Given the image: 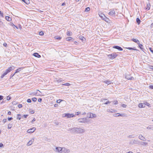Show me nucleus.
<instances>
[{"mask_svg":"<svg viewBox=\"0 0 153 153\" xmlns=\"http://www.w3.org/2000/svg\"><path fill=\"white\" fill-rule=\"evenodd\" d=\"M68 130L71 133L77 134H82L85 131V128L80 127L70 128H69Z\"/></svg>","mask_w":153,"mask_h":153,"instance_id":"f257e3e1","label":"nucleus"},{"mask_svg":"<svg viewBox=\"0 0 153 153\" xmlns=\"http://www.w3.org/2000/svg\"><path fill=\"white\" fill-rule=\"evenodd\" d=\"M117 10H115L114 9H111L110 10V12L108 13V14L111 16H112L113 17H115L116 16V11Z\"/></svg>","mask_w":153,"mask_h":153,"instance_id":"f03ea898","label":"nucleus"},{"mask_svg":"<svg viewBox=\"0 0 153 153\" xmlns=\"http://www.w3.org/2000/svg\"><path fill=\"white\" fill-rule=\"evenodd\" d=\"M62 117H67L68 118H70L71 117H75V115L73 114H70L69 113L64 114H62Z\"/></svg>","mask_w":153,"mask_h":153,"instance_id":"7ed1b4c3","label":"nucleus"},{"mask_svg":"<svg viewBox=\"0 0 153 153\" xmlns=\"http://www.w3.org/2000/svg\"><path fill=\"white\" fill-rule=\"evenodd\" d=\"M117 55L116 53H113L111 54L108 55V56L109 58L113 59L115 58Z\"/></svg>","mask_w":153,"mask_h":153,"instance_id":"20e7f679","label":"nucleus"},{"mask_svg":"<svg viewBox=\"0 0 153 153\" xmlns=\"http://www.w3.org/2000/svg\"><path fill=\"white\" fill-rule=\"evenodd\" d=\"M78 121L79 123H85L87 122V118H83L78 119Z\"/></svg>","mask_w":153,"mask_h":153,"instance_id":"39448f33","label":"nucleus"},{"mask_svg":"<svg viewBox=\"0 0 153 153\" xmlns=\"http://www.w3.org/2000/svg\"><path fill=\"white\" fill-rule=\"evenodd\" d=\"M96 117V115L94 114H92L91 113L87 114V117L89 118H94L95 117Z\"/></svg>","mask_w":153,"mask_h":153,"instance_id":"423d86ee","label":"nucleus"},{"mask_svg":"<svg viewBox=\"0 0 153 153\" xmlns=\"http://www.w3.org/2000/svg\"><path fill=\"white\" fill-rule=\"evenodd\" d=\"M125 78L128 79L134 80V78L131 76V75L130 74H126L125 76Z\"/></svg>","mask_w":153,"mask_h":153,"instance_id":"0eeeda50","label":"nucleus"},{"mask_svg":"<svg viewBox=\"0 0 153 153\" xmlns=\"http://www.w3.org/2000/svg\"><path fill=\"white\" fill-rule=\"evenodd\" d=\"M62 148L60 147H56L55 151L56 152H58L60 153H62Z\"/></svg>","mask_w":153,"mask_h":153,"instance_id":"6e6552de","label":"nucleus"},{"mask_svg":"<svg viewBox=\"0 0 153 153\" xmlns=\"http://www.w3.org/2000/svg\"><path fill=\"white\" fill-rule=\"evenodd\" d=\"M36 129V128L35 127H33L29 129L27 131V132L29 133H32Z\"/></svg>","mask_w":153,"mask_h":153,"instance_id":"1a4fd4ad","label":"nucleus"},{"mask_svg":"<svg viewBox=\"0 0 153 153\" xmlns=\"http://www.w3.org/2000/svg\"><path fill=\"white\" fill-rule=\"evenodd\" d=\"M14 66H11L9 67L8 69H7L6 71L8 73L10 72L11 71L13 70L14 69Z\"/></svg>","mask_w":153,"mask_h":153,"instance_id":"9d476101","label":"nucleus"},{"mask_svg":"<svg viewBox=\"0 0 153 153\" xmlns=\"http://www.w3.org/2000/svg\"><path fill=\"white\" fill-rule=\"evenodd\" d=\"M63 152L65 153H68L70 152V150L65 148H62V152Z\"/></svg>","mask_w":153,"mask_h":153,"instance_id":"9b49d317","label":"nucleus"},{"mask_svg":"<svg viewBox=\"0 0 153 153\" xmlns=\"http://www.w3.org/2000/svg\"><path fill=\"white\" fill-rule=\"evenodd\" d=\"M34 141V139L33 138H32L27 143V146H30L31 145H32L33 144Z\"/></svg>","mask_w":153,"mask_h":153,"instance_id":"f8f14e48","label":"nucleus"},{"mask_svg":"<svg viewBox=\"0 0 153 153\" xmlns=\"http://www.w3.org/2000/svg\"><path fill=\"white\" fill-rule=\"evenodd\" d=\"M138 138L141 140L143 141L146 140L145 138L141 134L139 135L138 136Z\"/></svg>","mask_w":153,"mask_h":153,"instance_id":"ddd939ff","label":"nucleus"},{"mask_svg":"<svg viewBox=\"0 0 153 153\" xmlns=\"http://www.w3.org/2000/svg\"><path fill=\"white\" fill-rule=\"evenodd\" d=\"M124 114H121L119 113L114 114H113V116L114 117H124Z\"/></svg>","mask_w":153,"mask_h":153,"instance_id":"4468645a","label":"nucleus"},{"mask_svg":"<svg viewBox=\"0 0 153 153\" xmlns=\"http://www.w3.org/2000/svg\"><path fill=\"white\" fill-rule=\"evenodd\" d=\"M140 145L143 146H147L148 145V143L146 142L141 141L140 142Z\"/></svg>","mask_w":153,"mask_h":153,"instance_id":"2eb2a0df","label":"nucleus"},{"mask_svg":"<svg viewBox=\"0 0 153 153\" xmlns=\"http://www.w3.org/2000/svg\"><path fill=\"white\" fill-rule=\"evenodd\" d=\"M137 141L135 140H132L130 142V144L131 145H134L137 143Z\"/></svg>","mask_w":153,"mask_h":153,"instance_id":"dca6fc26","label":"nucleus"},{"mask_svg":"<svg viewBox=\"0 0 153 153\" xmlns=\"http://www.w3.org/2000/svg\"><path fill=\"white\" fill-rule=\"evenodd\" d=\"M113 48H114L117 49L120 51H122L123 50V49L120 46H113Z\"/></svg>","mask_w":153,"mask_h":153,"instance_id":"f3484780","label":"nucleus"},{"mask_svg":"<svg viewBox=\"0 0 153 153\" xmlns=\"http://www.w3.org/2000/svg\"><path fill=\"white\" fill-rule=\"evenodd\" d=\"M107 111L109 113H113V112H115L116 111V110H113V109H107Z\"/></svg>","mask_w":153,"mask_h":153,"instance_id":"a211bd4d","label":"nucleus"},{"mask_svg":"<svg viewBox=\"0 0 153 153\" xmlns=\"http://www.w3.org/2000/svg\"><path fill=\"white\" fill-rule=\"evenodd\" d=\"M138 107L140 108H142L145 107V106L144 103H139L138 105Z\"/></svg>","mask_w":153,"mask_h":153,"instance_id":"6ab92c4d","label":"nucleus"},{"mask_svg":"<svg viewBox=\"0 0 153 153\" xmlns=\"http://www.w3.org/2000/svg\"><path fill=\"white\" fill-rule=\"evenodd\" d=\"M99 16L103 20H105V19H106V17L103 14H100L99 15Z\"/></svg>","mask_w":153,"mask_h":153,"instance_id":"aec40b11","label":"nucleus"},{"mask_svg":"<svg viewBox=\"0 0 153 153\" xmlns=\"http://www.w3.org/2000/svg\"><path fill=\"white\" fill-rule=\"evenodd\" d=\"M132 40L133 42H135L137 43L138 44H139V43H140V42H139V40L138 39H133Z\"/></svg>","mask_w":153,"mask_h":153,"instance_id":"412c9836","label":"nucleus"},{"mask_svg":"<svg viewBox=\"0 0 153 153\" xmlns=\"http://www.w3.org/2000/svg\"><path fill=\"white\" fill-rule=\"evenodd\" d=\"M23 68H19L18 69H17L16 70V71L15 72V73H17L21 71L22 70V69H23Z\"/></svg>","mask_w":153,"mask_h":153,"instance_id":"4be33fe9","label":"nucleus"},{"mask_svg":"<svg viewBox=\"0 0 153 153\" xmlns=\"http://www.w3.org/2000/svg\"><path fill=\"white\" fill-rule=\"evenodd\" d=\"M33 55L34 56H35L36 57H38V58L41 57L40 55H39V53H34L33 54Z\"/></svg>","mask_w":153,"mask_h":153,"instance_id":"5701e85b","label":"nucleus"},{"mask_svg":"<svg viewBox=\"0 0 153 153\" xmlns=\"http://www.w3.org/2000/svg\"><path fill=\"white\" fill-rule=\"evenodd\" d=\"M63 81H64V80H63L61 78H60L58 79H56L55 81L57 82H59Z\"/></svg>","mask_w":153,"mask_h":153,"instance_id":"b1692460","label":"nucleus"},{"mask_svg":"<svg viewBox=\"0 0 153 153\" xmlns=\"http://www.w3.org/2000/svg\"><path fill=\"white\" fill-rule=\"evenodd\" d=\"M111 81L110 80H106L104 81V82L107 84L108 85H109L111 84Z\"/></svg>","mask_w":153,"mask_h":153,"instance_id":"393cba45","label":"nucleus"},{"mask_svg":"<svg viewBox=\"0 0 153 153\" xmlns=\"http://www.w3.org/2000/svg\"><path fill=\"white\" fill-rule=\"evenodd\" d=\"M24 2L27 4H28L30 3V1L29 0H22Z\"/></svg>","mask_w":153,"mask_h":153,"instance_id":"a878e982","label":"nucleus"},{"mask_svg":"<svg viewBox=\"0 0 153 153\" xmlns=\"http://www.w3.org/2000/svg\"><path fill=\"white\" fill-rule=\"evenodd\" d=\"M150 6L151 5L150 4H147L146 5L147 7L146 8V9L147 10H149L150 8Z\"/></svg>","mask_w":153,"mask_h":153,"instance_id":"bb28decb","label":"nucleus"},{"mask_svg":"<svg viewBox=\"0 0 153 153\" xmlns=\"http://www.w3.org/2000/svg\"><path fill=\"white\" fill-rule=\"evenodd\" d=\"M129 138H133L135 137V135L134 134L129 135L128 137Z\"/></svg>","mask_w":153,"mask_h":153,"instance_id":"cd10ccee","label":"nucleus"},{"mask_svg":"<svg viewBox=\"0 0 153 153\" xmlns=\"http://www.w3.org/2000/svg\"><path fill=\"white\" fill-rule=\"evenodd\" d=\"M146 128L148 129H151L153 130V126H150L147 127Z\"/></svg>","mask_w":153,"mask_h":153,"instance_id":"c85d7f7f","label":"nucleus"},{"mask_svg":"<svg viewBox=\"0 0 153 153\" xmlns=\"http://www.w3.org/2000/svg\"><path fill=\"white\" fill-rule=\"evenodd\" d=\"M5 19L6 20L9 21L11 19V18L9 16H7L5 17Z\"/></svg>","mask_w":153,"mask_h":153,"instance_id":"c756f323","label":"nucleus"},{"mask_svg":"<svg viewBox=\"0 0 153 153\" xmlns=\"http://www.w3.org/2000/svg\"><path fill=\"white\" fill-rule=\"evenodd\" d=\"M17 119H19V120H20L22 117L21 115L20 114H18L17 115Z\"/></svg>","mask_w":153,"mask_h":153,"instance_id":"7c9ffc66","label":"nucleus"},{"mask_svg":"<svg viewBox=\"0 0 153 153\" xmlns=\"http://www.w3.org/2000/svg\"><path fill=\"white\" fill-rule=\"evenodd\" d=\"M7 126L8 129H10L12 126V124L9 123L8 124Z\"/></svg>","mask_w":153,"mask_h":153,"instance_id":"2f4dec72","label":"nucleus"},{"mask_svg":"<svg viewBox=\"0 0 153 153\" xmlns=\"http://www.w3.org/2000/svg\"><path fill=\"white\" fill-rule=\"evenodd\" d=\"M67 35L68 36H71L72 35V33L71 32L67 31Z\"/></svg>","mask_w":153,"mask_h":153,"instance_id":"473e14b6","label":"nucleus"},{"mask_svg":"<svg viewBox=\"0 0 153 153\" xmlns=\"http://www.w3.org/2000/svg\"><path fill=\"white\" fill-rule=\"evenodd\" d=\"M136 21L138 25H139L140 22V20L138 18H137L136 19Z\"/></svg>","mask_w":153,"mask_h":153,"instance_id":"72a5a7b5","label":"nucleus"},{"mask_svg":"<svg viewBox=\"0 0 153 153\" xmlns=\"http://www.w3.org/2000/svg\"><path fill=\"white\" fill-rule=\"evenodd\" d=\"M71 39H72V38L71 37H67L66 39V40L68 41H70Z\"/></svg>","mask_w":153,"mask_h":153,"instance_id":"f704fd0d","label":"nucleus"},{"mask_svg":"<svg viewBox=\"0 0 153 153\" xmlns=\"http://www.w3.org/2000/svg\"><path fill=\"white\" fill-rule=\"evenodd\" d=\"M90 10V8L89 7H87L85 9V12H88V11H89Z\"/></svg>","mask_w":153,"mask_h":153,"instance_id":"c9c22d12","label":"nucleus"},{"mask_svg":"<svg viewBox=\"0 0 153 153\" xmlns=\"http://www.w3.org/2000/svg\"><path fill=\"white\" fill-rule=\"evenodd\" d=\"M62 85L67 86H70V84L69 83H65V84H62Z\"/></svg>","mask_w":153,"mask_h":153,"instance_id":"e433bc0d","label":"nucleus"},{"mask_svg":"<svg viewBox=\"0 0 153 153\" xmlns=\"http://www.w3.org/2000/svg\"><path fill=\"white\" fill-rule=\"evenodd\" d=\"M56 39L60 40L61 39V38L58 36H56L54 37Z\"/></svg>","mask_w":153,"mask_h":153,"instance_id":"4c0bfd02","label":"nucleus"},{"mask_svg":"<svg viewBox=\"0 0 153 153\" xmlns=\"http://www.w3.org/2000/svg\"><path fill=\"white\" fill-rule=\"evenodd\" d=\"M62 101V100H60V99H59V100H57L56 102L57 103H60Z\"/></svg>","mask_w":153,"mask_h":153,"instance_id":"58836bf2","label":"nucleus"},{"mask_svg":"<svg viewBox=\"0 0 153 153\" xmlns=\"http://www.w3.org/2000/svg\"><path fill=\"white\" fill-rule=\"evenodd\" d=\"M144 104H145V105H146L148 106H149L150 105V104L147 102H145V103H144Z\"/></svg>","mask_w":153,"mask_h":153,"instance_id":"ea45409f","label":"nucleus"},{"mask_svg":"<svg viewBox=\"0 0 153 153\" xmlns=\"http://www.w3.org/2000/svg\"><path fill=\"white\" fill-rule=\"evenodd\" d=\"M37 99L35 97L33 98L32 99V100L34 102H36L37 100Z\"/></svg>","mask_w":153,"mask_h":153,"instance_id":"a19ab883","label":"nucleus"},{"mask_svg":"<svg viewBox=\"0 0 153 153\" xmlns=\"http://www.w3.org/2000/svg\"><path fill=\"white\" fill-rule=\"evenodd\" d=\"M139 47H140V48L141 49H143V45H142L140 44H139Z\"/></svg>","mask_w":153,"mask_h":153,"instance_id":"79ce46f5","label":"nucleus"},{"mask_svg":"<svg viewBox=\"0 0 153 153\" xmlns=\"http://www.w3.org/2000/svg\"><path fill=\"white\" fill-rule=\"evenodd\" d=\"M39 35L41 36H42L44 34V33L42 31H41L39 33Z\"/></svg>","mask_w":153,"mask_h":153,"instance_id":"37998d69","label":"nucleus"},{"mask_svg":"<svg viewBox=\"0 0 153 153\" xmlns=\"http://www.w3.org/2000/svg\"><path fill=\"white\" fill-rule=\"evenodd\" d=\"M3 45L5 47H7V44L5 42L3 43Z\"/></svg>","mask_w":153,"mask_h":153,"instance_id":"c03bdc74","label":"nucleus"},{"mask_svg":"<svg viewBox=\"0 0 153 153\" xmlns=\"http://www.w3.org/2000/svg\"><path fill=\"white\" fill-rule=\"evenodd\" d=\"M113 103L115 104H117L118 103V102L117 100L114 101H113Z\"/></svg>","mask_w":153,"mask_h":153,"instance_id":"a18cd8bd","label":"nucleus"},{"mask_svg":"<svg viewBox=\"0 0 153 153\" xmlns=\"http://www.w3.org/2000/svg\"><path fill=\"white\" fill-rule=\"evenodd\" d=\"M11 99V97L10 96H7V100H10V99Z\"/></svg>","mask_w":153,"mask_h":153,"instance_id":"49530a36","label":"nucleus"},{"mask_svg":"<svg viewBox=\"0 0 153 153\" xmlns=\"http://www.w3.org/2000/svg\"><path fill=\"white\" fill-rule=\"evenodd\" d=\"M3 14L2 13L1 11L0 10V16L3 17Z\"/></svg>","mask_w":153,"mask_h":153,"instance_id":"de8ad7c7","label":"nucleus"},{"mask_svg":"<svg viewBox=\"0 0 153 153\" xmlns=\"http://www.w3.org/2000/svg\"><path fill=\"white\" fill-rule=\"evenodd\" d=\"M18 107L19 108H21L22 107V104H19L18 105Z\"/></svg>","mask_w":153,"mask_h":153,"instance_id":"09e8293b","label":"nucleus"},{"mask_svg":"<svg viewBox=\"0 0 153 153\" xmlns=\"http://www.w3.org/2000/svg\"><path fill=\"white\" fill-rule=\"evenodd\" d=\"M28 116V115H23L22 116V117H24L25 118H27Z\"/></svg>","mask_w":153,"mask_h":153,"instance_id":"8fccbe9b","label":"nucleus"},{"mask_svg":"<svg viewBox=\"0 0 153 153\" xmlns=\"http://www.w3.org/2000/svg\"><path fill=\"white\" fill-rule=\"evenodd\" d=\"M27 102H29V103H30V102H31V100L30 99H28L27 100Z\"/></svg>","mask_w":153,"mask_h":153,"instance_id":"3c124183","label":"nucleus"},{"mask_svg":"<svg viewBox=\"0 0 153 153\" xmlns=\"http://www.w3.org/2000/svg\"><path fill=\"white\" fill-rule=\"evenodd\" d=\"M16 74V73H15L14 74H11V75L10 76V78H11L13 77V76H14L15 75V74Z\"/></svg>","mask_w":153,"mask_h":153,"instance_id":"603ef678","label":"nucleus"},{"mask_svg":"<svg viewBox=\"0 0 153 153\" xmlns=\"http://www.w3.org/2000/svg\"><path fill=\"white\" fill-rule=\"evenodd\" d=\"M7 120L6 119H3V122L4 123H6V122H7Z\"/></svg>","mask_w":153,"mask_h":153,"instance_id":"864d4df0","label":"nucleus"},{"mask_svg":"<svg viewBox=\"0 0 153 153\" xmlns=\"http://www.w3.org/2000/svg\"><path fill=\"white\" fill-rule=\"evenodd\" d=\"M80 113L79 112H77L75 113V115H78Z\"/></svg>","mask_w":153,"mask_h":153,"instance_id":"5fc2aeb1","label":"nucleus"},{"mask_svg":"<svg viewBox=\"0 0 153 153\" xmlns=\"http://www.w3.org/2000/svg\"><path fill=\"white\" fill-rule=\"evenodd\" d=\"M8 74V73L7 72V71H5V72L4 73V74H3V75H4L5 76V75H7V74Z\"/></svg>","mask_w":153,"mask_h":153,"instance_id":"6e6d98bb","label":"nucleus"},{"mask_svg":"<svg viewBox=\"0 0 153 153\" xmlns=\"http://www.w3.org/2000/svg\"><path fill=\"white\" fill-rule=\"evenodd\" d=\"M8 74V73L7 72V71H5V72L4 73V74H3V75H4L5 76V75H7V74Z\"/></svg>","mask_w":153,"mask_h":153,"instance_id":"4d7b16f0","label":"nucleus"},{"mask_svg":"<svg viewBox=\"0 0 153 153\" xmlns=\"http://www.w3.org/2000/svg\"><path fill=\"white\" fill-rule=\"evenodd\" d=\"M104 20L107 22H108V21H109V20L106 17V19H105Z\"/></svg>","mask_w":153,"mask_h":153,"instance_id":"13d9d810","label":"nucleus"},{"mask_svg":"<svg viewBox=\"0 0 153 153\" xmlns=\"http://www.w3.org/2000/svg\"><path fill=\"white\" fill-rule=\"evenodd\" d=\"M127 106V105H125V104H123L122 105V106L123 107H124V108H126V107Z\"/></svg>","mask_w":153,"mask_h":153,"instance_id":"bf43d9fd","label":"nucleus"},{"mask_svg":"<svg viewBox=\"0 0 153 153\" xmlns=\"http://www.w3.org/2000/svg\"><path fill=\"white\" fill-rule=\"evenodd\" d=\"M3 98V97L2 96L0 95V100H1Z\"/></svg>","mask_w":153,"mask_h":153,"instance_id":"052dcab7","label":"nucleus"},{"mask_svg":"<svg viewBox=\"0 0 153 153\" xmlns=\"http://www.w3.org/2000/svg\"><path fill=\"white\" fill-rule=\"evenodd\" d=\"M80 39L81 40H83V39H84V38L82 36H80Z\"/></svg>","mask_w":153,"mask_h":153,"instance_id":"680f3d73","label":"nucleus"},{"mask_svg":"<svg viewBox=\"0 0 153 153\" xmlns=\"http://www.w3.org/2000/svg\"><path fill=\"white\" fill-rule=\"evenodd\" d=\"M13 119V118L12 117H9L8 118V120L9 121L12 120Z\"/></svg>","mask_w":153,"mask_h":153,"instance_id":"e2e57ef3","label":"nucleus"},{"mask_svg":"<svg viewBox=\"0 0 153 153\" xmlns=\"http://www.w3.org/2000/svg\"><path fill=\"white\" fill-rule=\"evenodd\" d=\"M38 101L39 102H41L42 101V99L41 98H39V99Z\"/></svg>","mask_w":153,"mask_h":153,"instance_id":"0e129e2a","label":"nucleus"},{"mask_svg":"<svg viewBox=\"0 0 153 153\" xmlns=\"http://www.w3.org/2000/svg\"><path fill=\"white\" fill-rule=\"evenodd\" d=\"M149 88H150L153 89V85H150L149 86Z\"/></svg>","mask_w":153,"mask_h":153,"instance_id":"69168bd1","label":"nucleus"},{"mask_svg":"<svg viewBox=\"0 0 153 153\" xmlns=\"http://www.w3.org/2000/svg\"><path fill=\"white\" fill-rule=\"evenodd\" d=\"M3 146V145L2 143H0V147H1Z\"/></svg>","mask_w":153,"mask_h":153,"instance_id":"338daca9","label":"nucleus"},{"mask_svg":"<svg viewBox=\"0 0 153 153\" xmlns=\"http://www.w3.org/2000/svg\"><path fill=\"white\" fill-rule=\"evenodd\" d=\"M110 102H109V101H107V102H105V104H108V103H110Z\"/></svg>","mask_w":153,"mask_h":153,"instance_id":"774afa93","label":"nucleus"}]
</instances>
